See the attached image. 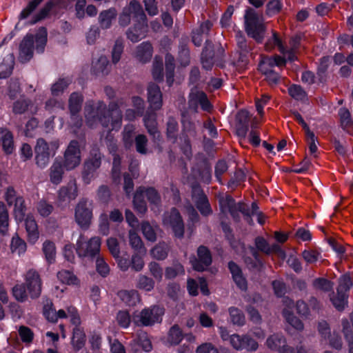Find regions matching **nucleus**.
<instances>
[{
  "mask_svg": "<svg viewBox=\"0 0 353 353\" xmlns=\"http://www.w3.org/2000/svg\"><path fill=\"white\" fill-rule=\"evenodd\" d=\"M34 42L37 52L42 53L47 42V30L45 28L41 27L39 29L35 39L32 34H27L22 39L19 44V60L21 63H26L32 58Z\"/></svg>",
  "mask_w": 353,
  "mask_h": 353,
  "instance_id": "nucleus-1",
  "label": "nucleus"
},
{
  "mask_svg": "<svg viewBox=\"0 0 353 353\" xmlns=\"http://www.w3.org/2000/svg\"><path fill=\"white\" fill-rule=\"evenodd\" d=\"M84 114L87 124L92 127L97 122H100L103 127H108L112 123V116L106 104L102 101H89L85 103Z\"/></svg>",
  "mask_w": 353,
  "mask_h": 353,
  "instance_id": "nucleus-2",
  "label": "nucleus"
},
{
  "mask_svg": "<svg viewBox=\"0 0 353 353\" xmlns=\"http://www.w3.org/2000/svg\"><path fill=\"white\" fill-rule=\"evenodd\" d=\"M59 148V140H54L48 143L43 138L38 139L34 146L37 165L41 169L46 168L50 162V157L56 154Z\"/></svg>",
  "mask_w": 353,
  "mask_h": 353,
  "instance_id": "nucleus-3",
  "label": "nucleus"
},
{
  "mask_svg": "<svg viewBox=\"0 0 353 353\" xmlns=\"http://www.w3.org/2000/svg\"><path fill=\"white\" fill-rule=\"evenodd\" d=\"M245 27L248 36L253 38L258 43L263 41L265 32L263 20L252 8L246 10Z\"/></svg>",
  "mask_w": 353,
  "mask_h": 353,
  "instance_id": "nucleus-4",
  "label": "nucleus"
},
{
  "mask_svg": "<svg viewBox=\"0 0 353 353\" xmlns=\"http://www.w3.org/2000/svg\"><path fill=\"white\" fill-rule=\"evenodd\" d=\"M94 203L88 198H81L74 207V221L83 230H88L93 219Z\"/></svg>",
  "mask_w": 353,
  "mask_h": 353,
  "instance_id": "nucleus-5",
  "label": "nucleus"
},
{
  "mask_svg": "<svg viewBox=\"0 0 353 353\" xmlns=\"http://www.w3.org/2000/svg\"><path fill=\"white\" fill-rule=\"evenodd\" d=\"M101 239L99 236H93L87 240L81 234L76 243V252L80 258L93 260L100 254Z\"/></svg>",
  "mask_w": 353,
  "mask_h": 353,
  "instance_id": "nucleus-6",
  "label": "nucleus"
},
{
  "mask_svg": "<svg viewBox=\"0 0 353 353\" xmlns=\"http://www.w3.org/2000/svg\"><path fill=\"white\" fill-rule=\"evenodd\" d=\"M102 154L98 148H93L90 157L84 162L81 172L83 181L88 184L95 178L96 172L101 164Z\"/></svg>",
  "mask_w": 353,
  "mask_h": 353,
  "instance_id": "nucleus-7",
  "label": "nucleus"
},
{
  "mask_svg": "<svg viewBox=\"0 0 353 353\" xmlns=\"http://www.w3.org/2000/svg\"><path fill=\"white\" fill-rule=\"evenodd\" d=\"M163 225L171 228L175 237L182 239L184 236V223L179 210L172 208L163 214Z\"/></svg>",
  "mask_w": 353,
  "mask_h": 353,
  "instance_id": "nucleus-8",
  "label": "nucleus"
},
{
  "mask_svg": "<svg viewBox=\"0 0 353 353\" xmlns=\"http://www.w3.org/2000/svg\"><path fill=\"white\" fill-rule=\"evenodd\" d=\"M164 314V309L158 305H153L143 309L139 315L133 318V321L138 325L149 326L159 322Z\"/></svg>",
  "mask_w": 353,
  "mask_h": 353,
  "instance_id": "nucleus-9",
  "label": "nucleus"
},
{
  "mask_svg": "<svg viewBox=\"0 0 353 353\" xmlns=\"http://www.w3.org/2000/svg\"><path fill=\"white\" fill-rule=\"evenodd\" d=\"M145 14L142 6L137 0H132L129 4L123 8L119 17V24L122 27L128 26L131 22V17L133 16L135 21L141 19Z\"/></svg>",
  "mask_w": 353,
  "mask_h": 353,
  "instance_id": "nucleus-10",
  "label": "nucleus"
},
{
  "mask_svg": "<svg viewBox=\"0 0 353 353\" xmlns=\"http://www.w3.org/2000/svg\"><path fill=\"white\" fill-rule=\"evenodd\" d=\"M81 150L79 143L72 140L68 145L63 155V166L66 170H72L81 163Z\"/></svg>",
  "mask_w": 353,
  "mask_h": 353,
  "instance_id": "nucleus-11",
  "label": "nucleus"
},
{
  "mask_svg": "<svg viewBox=\"0 0 353 353\" xmlns=\"http://www.w3.org/2000/svg\"><path fill=\"white\" fill-rule=\"evenodd\" d=\"M23 285L32 299H34L40 296L42 290V281L37 271L34 269L29 270L26 274Z\"/></svg>",
  "mask_w": 353,
  "mask_h": 353,
  "instance_id": "nucleus-12",
  "label": "nucleus"
},
{
  "mask_svg": "<svg viewBox=\"0 0 353 353\" xmlns=\"http://www.w3.org/2000/svg\"><path fill=\"white\" fill-rule=\"evenodd\" d=\"M212 261L210 250L204 245H200L197 248L196 256H193L190 258V263L192 268L198 272L205 270Z\"/></svg>",
  "mask_w": 353,
  "mask_h": 353,
  "instance_id": "nucleus-13",
  "label": "nucleus"
},
{
  "mask_svg": "<svg viewBox=\"0 0 353 353\" xmlns=\"http://www.w3.org/2000/svg\"><path fill=\"white\" fill-rule=\"evenodd\" d=\"M148 28L147 17L144 14L141 19L135 21L134 25L127 30L125 34L128 39L137 43L146 37Z\"/></svg>",
  "mask_w": 353,
  "mask_h": 353,
  "instance_id": "nucleus-14",
  "label": "nucleus"
},
{
  "mask_svg": "<svg viewBox=\"0 0 353 353\" xmlns=\"http://www.w3.org/2000/svg\"><path fill=\"white\" fill-rule=\"evenodd\" d=\"M199 104L205 111L210 112L212 109V105L208 99L206 94L194 88L191 90L189 94L188 106L190 109L196 111Z\"/></svg>",
  "mask_w": 353,
  "mask_h": 353,
  "instance_id": "nucleus-15",
  "label": "nucleus"
},
{
  "mask_svg": "<svg viewBox=\"0 0 353 353\" xmlns=\"http://www.w3.org/2000/svg\"><path fill=\"white\" fill-rule=\"evenodd\" d=\"M231 345L236 350H245L248 352L256 351L259 347L258 343L248 334H234L231 339Z\"/></svg>",
  "mask_w": 353,
  "mask_h": 353,
  "instance_id": "nucleus-16",
  "label": "nucleus"
},
{
  "mask_svg": "<svg viewBox=\"0 0 353 353\" xmlns=\"http://www.w3.org/2000/svg\"><path fill=\"white\" fill-rule=\"evenodd\" d=\"M192 194L196 206L202 215L206 216L212 213V210L208 201V197L200 186H193Z\"/></svg>",
  "mask_w": 353,
  "mask_h": 353,
  "instance_id": "nucleus-17",
  "label": "nucleus"
},
{
  "mask_svg": "<svg viewBox=\"0 0 353 353\" xmlns=\"http://www.w3.org/2000/svg\"><path fill=\"white\" fill-rule=\"evenodd\" d=\"M78 196V188L74 181L69 182L66 185L60 188L58 192L57 204L64 207Z\"/></svg>",
  "mask_w": 353,
  "mask_h": 353,
  "instance_id": "nucleus-18",
  "label": "nucleus"
},
{
  "mask_svg": "<svg viewBox=\"0 0 353 353\" xmlns=\"http://www.w3.org/2000/svg\"><path fill=\"white\" fill-rule=\"evenodd\" d=\"M256 248L267 255L276 254L282 259L285 258V252L282 250L281 246L277 243L270 245L268 242L263 236H257L254 240Z\"/></svg>",
  "mask_w": 353,
  "mask_h": 353,
  "instance_id": "nucleus-19",
  "label": "nucleus"
},
{
  "mask_svg": "<svg viewBox=\"0 0 353 353\" xmlns=\"http://www.w3.org/2000/svg\"><path fill=\"white\" fill-rule=\"evenodd\" d=\"M148 101L150 108L154 110H158L161 108L162 92L160 87L154 83H150L148 86Z\"/></svg>",
  "mask_w": 353,
  "mask_h": 353,
  "instance_id": "nucleus-20",
  "label": "nucleus"
},
{
  "mask_svg": "<svg viewBox=\"0 0 353 353\" xmlns=\"http://www.w3.org/2000/svg\"><path fill=\"white\" fill-rule=\"evenodd\" d=\"M127 99L124 97H116L114 99L110 101L108 110L110 111V114H115V119L112 117V124L114 127L117 124H120L122 119V113L120 110L121 108L126 105Z\"/></svg>",
  "mask_w": 353,
  "mask_h": 353,
  "instance_id": "nucleus-21",
  "label": "nucleus"
},
{
  "mask_svg": "<svg viewBox=\"0 0 353 353\" xmlns=\"http://www.w3.org/2000/svg\"><path fill=\"white\" fill-rule=\"evenodd\" d=\"M287 307L283 310V315L287 322L297 330H303L304 325L303 322L291 311V308L294 307V302L288 298L285 299Z\"/></svg>",
  "mask_w": 353,
  "mask_h": 353,
  "instance_id": "nucleus-22",
  "label": "nucleus"
},
{
  "mask_svg": "<svg viewBox=\"0 0 353 353\" xmlns=\"http://www.w3.org/2000/svg\"><path fill=\"white\" fill-rule=\"evenodd\" d=\"M250 114L247 110L239 111L236 116V131L239 137L245 138L249 128Z\"/></svg>",
  "mask_w": 353,
  "mask_h": 353,
  "instance_id": "nucleus-23",
  "label": "nucleus"
},
{
  "mask_svg": "<svg viewBox=\"0 0 353 353\" xmlns=\"http://www.w3.org/2000/svg\"><path fill=\"white\" fill-rule=\"evenodd\" d=\"M152 53L153 48L152 44L148 41H145L136 47L134 57L139 61L145 63L150 61Z\"/></svg>",
  "mask_w": 353,
  "mask_h": 353,
  "instance_id": "nucleus-24",
  "label": "nucleus"
},
{
  "mask_svg": "<svg viewBox=\"0 0 353 353\" xmlns=\"http://www.w3.org/2000/svg\"><path fill=\"white\" fill-rule=\"evenodd\" d=\"M64 166L60 158H56L49 170L50 181L55 185L59 184L63 179Z\"/></svg>",
  "mask_w": 353,
  "mask_h": 353,
  "instance_id": "nucleus-25",
  "label": "nucleus"
},
{
  "mask_svg": "<svg viewBox=\"0 0 353 353\" xmlns=\"http://www.w3.org/2000/svg\"><path fill=\"white\" fill-rule=\"evenodd\" d=\"M228 268L236 285L242 290H247V281L243 276L241 268L234 261L228 263Z\"/></svg>",
  "mask_w": 353,
  "mask_h": 353,
  "instance_id": "nucleus-26",
  "label": "nucleus"
},
{
  "mask_svg": "<svg viewBox=\"0 0 353 353\" xmlns=\"http://www.w3.org/2000/svg\"><path fill=\"white\" fill-rule=\"evenodd\" d=\"M0 146L6 154H11L14 150L12 133L6 128H0Z\"/></svg>",
  "mask_w": 353,
  "mask_h": 353,
  "instance_id": "nucleus-27",
  "label": "nucleus"
},
{
  "mask_svg": "<svg viewBox=\"0 0 353 353\" xmlns=\"http://www.w3.org/2000/svg\"><path fill=\"white\" fill-rule=\"evenodd\" d=\"M145 126L148 133L154 139H159L160 132L157 129V115L154 112L148 111L143 119Z\"/></svg>",
  "mask_w": 353,
  "mask_h": 353,
  "instance_id": "nucleus-28",
  "label": "nucleus"
},
{
  "mask_svg": "<svg viewBox=\"0 0 353 353\" xmlns=\"http://www.w3.org/2000/svg\"><path fill=\"white\" fill-rule=\"evenodd\" d=\"M25 220V227L28 234V241L31 243H34L39 239V233L38 226L33 216L27 215Z\"/></svg>",
  "mask_w": 353,
  "mask_h": 353,
  "instance_id": "nucleus-29",
  "label": "nucleus"
},
{
  "mask_svg": "<svg viewBox=\"0 0 353 353\" xmlns=\"http://www.w3.org/2000/svg\"><path fill=\"white\" fill-rule=\"evenodd\" d=\"M117 15V12L114 8L101 12L99 15L100 27L105 30L110 28Z\"/></svg>",
  "mask_w": 353,
  "mask_h": 353,
  "instance_id": "nucleus-30",
  "label": "nucleus"
},
{
  "mask_svg": "<svg viewBox=\"0 0 353 353\" xmlns=\"http://www.w3.org/2000/svg\"><path fill=\"white\" fill-rule=\"evenodd\" d=\"M170 252V246L164 241H160L150 251L151 256L158 261L165 259Z\"/></svg>",
  "mask_w": 353,
  "mask_h": 353,
  "instance_id": "nucleus-31",
  "label": "nucleus"
},
{
  "mask_svg": "<svg viewBox=\"0 0 353 353\" xmlns=\"http://www.w3.org/2000/svg\"><path fill=\"white\" fill-rule=\"evenodd\" d=\"M145 187H139L134 195L133 204L136 210L140 214H144L147 211V204L144 199Z\"/></svg>",
  "mask_w": 353,
  "mask_h": 353,
  "instance_id": "nucleus-32",
  "label": "nucleus"
},
{
  "mask_svg": "<svg viewBox=\"0 0 353 353\" xmlns=\"http://www.w3.org/2000/svg\"><path fill=\"white\" fill-rule=\"evenodd\" d=\"M85 344V334L83 330L80 327L73 328V334L72 338V345L75 351H79Z\"/></svg>",
  "mask_w": 353,
  "mask_h": 353,
  "instance_id": "nucleus-33",
  "label": "nucleus"
},
{
  "mask_svg": "<svg viewBox=\"0 0 353 353\" xmlns=\"http://www.w3.org/2000/svg\"><path fill=\"white\" fill-rule=\"evenodd\" d=\"M236 46L239 52L250 54L254 48V43L248 41L243 34L239 31L236 34Z\"/></svg>",
  "mask_w": 353,
  "mask_h": 353,
  "instance_id": "nucleus-34",
  "label": "nucleus"
},
{
  "mask_svg": "<svg viewBox=\"0 0 353 353\" xmlns=\"http://www.w3.org/2000/svg\"><path fill=\"white\" fill-rule=\"evenodd\" d=\"M285 339L280 334L270 336L266 340V345L272 350L279 351L285 345Z\"/></svg>",
  "mask_w": 353,
  "mask_h": 353,
  "instance_id": "nucleus-35",
  "label": "nucleus"
},
{
  "mask_svg": "<svg viewBox=\"0 0 353 353\" xmlns=\"http://www.w3.org/2000/svg\"><path fill=\"white\" fill-rule=\"evenodd\" d=\"M119 299L126 305L133 306L139 301L138 292L134 290H121L118 292Z\"/></svg>",
  "mask_w": 353,
  "mask_h": 353,
  "instance_id": "nucleus-36",
  "label": "nucleus"
},
{
  "mask_svg": "<svg viewBox=\"0 0 353 353\" xmlns=\"http://www.w3.org/2000/svg\"><path fill=\"white\" fill-rule=\"evenodd\" d=\"M165 65L166 72V81L169 86H171L174 81V58L170 54L167 53L165 57Z\"/></svg>",
  "mask_w": 353,
  "mask_h": 353,
  "instance_id": "nucleus-37",
  "label": "nucleus"
},
{
  "mask_svg": "<svg viewBox=\"0 0 353 353\" xmlns=\"http://www.w3.org/2000/svg\"><path fill=\"white\" fill-rule=\"evenodd\" d=\"M179 133V124L175 118L169 117L166 122V135L173 143L176 141Z\"/></svg>",
  "mask_w": 353,
  "mask_h": 353,
  "instance_id": "nucleus-38",
  "label": "nucleus"
},
{
  "mask_svg": "<svg viewBox=\"0 0 353 353\" xmlns=\"http://www.w3.org/2000/svg\"><path fill=\"white\" fill-rule=\"evenodd\" d=\"M157 225H151L148 221H143L141 223V230L145 238L154 242L157 240V233L159 230Z\"/></svg>",
  "mask_w": 353,
  "mask_h": 353,
  "instance_id": "nucleus-39",
  "label": "nucleus"
},
{
  "mask_svg": "<svg viewBox=\"0 0 353 353\" xmlns=\"http://www.w3.org/2000/svg\"><path fill=\"white\" fill-rule=\"evenodd\" d=\"M179 61L181 65L186 66L190 63V55L186 39H182L179 46Z\"/></svg>",
  "mask_w": 353,
  "mask_h": 353,
  "instance_id": "nucleus-40",
  "label": "nucleus"
},
{
  "mask_svg": "<svg viewBox=\"0 0 353 353\" xmlns=\"http://www.w3.org/2000/svg\"><path fill=\"white\" fill-rule=\"evenodd\" d=\"M14 56L8 54L4 59L3 62L0 64V79L8 77L12 71L14 66Z\"/></svg>",
  "mask_w": 353,
  "mask_h": 353,
  "instance_id": "nucleus-41",
  "label": "nucleus"
},
{
  "mask_svg": "<svg viewBox=\"0 0 353 353\" xmlns=\"http://www.w3.org/2000/svg\"><path fill=\"white\" fill-rule=\"evenodd\" d=\"M184 274V268L178 261H173L172 265L167 267L165 270V276L167 279H172Z\"/></svg>",
  "mask_w": 353,
  "mask_h": 353,
  "instance_id": "nucleus-42",
  "label": "nucleus"
},
{
  "mask_svg": "<svg viewBox=\"0 0 353 353\" xmlns=\"http://www.w3.org/2000/svg\"><path fill=\"white\" fill-rule=\"evenodd\" d=\"M83 96L78 92L71 94L69 99V108L72 116L77 114L81 109Z\"/></svg>",
  "mask_w": 353,
  "mask_h": 353,
  "instance_id": "nucleus-43",
  "label": "nucleus"
},
{
  "mask_svg": "<svg viewBox=\"0 0 353 353\" xmlns=\"http://www.w3.org/2000/svg\"><path fill=\"white\" fill-rule=\"evenodd\" d=\"M32 106L33 103L30 99L20 98L14 102L12 111L14 114H21L26 113Z\"/></svg>",
  "mask_w": 353,
  "mask_h": 353,
  "instance_id": "nucleus-44",
  "label": "nucleus"
},
{
  "mask_svg": "<svg viewBox=\"0 0 353 353\" xmlns=\"http://www.w3.org/2000/svg\"><path fill=\"white\" fill-rule=\"evenodd\" d=\"M136 288L146 292H150L154 288V281L146 275L140 274L137 279Z\"/></svg>",
  "mask_w": 353,
  "mask_h": 353,
  "instance_id": "nucleus-45",
  "label": "nucleus"
},
{
  "mask_svg": "<svg viewBox=\"0 0 353 353\" xmlns=\"http://www.w3.org/2000/svg\"><path fill=\"white\" fill-rule=\"evenodd\" d=\"M182 330L176 324L172 325L168 332V341L172 345H178L183 338Z\"/></svg>",
  "mask_w": 353,
  "mask_h": 353,
  "instance_id": "nucleus-46",
  "label": "nucleus"
},
{
  "mask_svg": "<svg viewBox=\"0 0 353 353\" xmlns=\"http://www.w3.org/2000/svg\"><path fill=\"white\" fill-rule=\"evenodd\" d=\"M42 250L46 261L49 263H54L56 256L55 244L52 241L47 240L43 244Z\"/></svg>",
  "mask_w": 353,
  "mask_h": 353,
  "instance_id": "nucleus-47",
  "label": "nucleus"
},
{
  "mask_svg": "<svg viewBox=\"0 0 353 353\" xmlns=\"http://www.w3.org/2000/svg\"><path fill=\"white\" fill-rule=\"evenodd\" d=\"M128 237L130 245L134 250L139 252H145L142 240L134 230L129 231Z\"/></svg>",
  "mask_w": 353,
  "mask_h": 353,
  "instance_id": "nucleus-48",
  "label": "nucleus"
},
{
  "mask_svg": "<svg viewBox=\"0 0 353 353\" xmlns=\"http://www.w3.org/2000/svg\"><path fill=\"white\" fill-rule=\"evenodd\" d=\"M261 71L263 74L265 75L266 80L270 85H276L279 82L281 77L277 72L272 69V68L265 66L264 64L262 63Z\"/></svg>",
  "mask_w": 353,
  "mask_h": 353,
  "instance_id": "nucleus-49",
  "label": "nucleus"
},
{
  "mask_svg": "<svg viewBox=\"0 0 353 353\" xmlns=\"http://www.w3.org/2000/svg\"><path fill=\"white\" fill-rule=\"evenodd\" d=\"M9 226V216L5 204L0 202V232L6 234Z\"/></svg>",
  "mask_w": 353,
  "mask_h": 353,
  "instance_id": "nucleus-50",
  "label": "nucleus"
},
{
  "mask_svg": "<svg viewBox=\"0 0 353 353\" xmlns=\"http://www.w3.org/2000/svg\"><path fill=\"white\" fill-rule=\"evenodd\" d=\"M229 314L231 321L233 324L242 326L245 323V315L243 312L237 307H231L229 308Z\"/></svg>",
  "mask_w": 353,
  "mask_h": 353,
  "instance_id": "nucleus-51",
  "label": "nucleus"
},
{
  "mask_svg": "<svg viewBox=\"0 0 353 353\" xmlns=\"http://www.w3.org/2000/svg\"><path fill=\"white\" fill-rule=\"evenodd\" d=\"M14 214L17 221H22L25 219L26 208L23 197L19 196L14 203Z\"/></svg>",
  "mask_w": 353,
  "mask_h": 353,
  "instance_id": "nucleus-52",
  "label": "nucleus"
},
{
  "mask_svg": "<svg viewBox=\"0 0 353 353\" xmlns=\"http://www.w3.org/2000/svg\"><path fill=\"white\" fill-rule=\"evenodd\" d=\"M289 94L295 100L304 101L307 99V93L303 88L296 84H292L288 88Z\"/></svg>",
  "mask_w": 353,
  "mask_h": 353,
  "instance_id": "nucleus-53",
  "label": "nucleus"
},
{
  "mask_svg": "<svg viewBox=\"0 0 353 353\" xmlns=\"http://www.w3.org/2000/svg\"><path fill=\"white\" fill-rule=\"evenodd\" d=\"M275 46L278 47L281 53H285V48L283 45L281 39L279 37L278 34L274 32L272 37L267 41L265 47L267 50H272Z\"/></svg>",
  "mask_w": 353,
  "mask_h": 353,
  "instance_id": "nucleus-54",
  "label": "nucleus"
},
{
  "mask_svg": "<svg viewBox=\"0 0 353 353\" xmlns=\"http://www.w3.org/2000/svg\"><path fill=\"white\" fill-rule=\"evenodd\" d=\"M71 82L72 81L69 78L59 79L52 85L51 92L52 95L59 96L61 94L68 88Z\"/></svg>",
  "mask_w": 353,
  "mask_h": 353,
  "instance_id": "nucleus-55",
  "label": "nucleus"
},
{
  "mask_svg": "<svg viewBox=\"0 0 353 353\" xmlns=\"http://www.w3.org/2000/svg\"><path fill=\"white\" fill-rule=\"evenodd\" d=\"M339 114L340 116L342 128L349 132L353 125L349 110L345 108H341Z\"/></svg>",
  "mask_w": 353,
  "mask_h": 353,
  "instance_id": "nucleus-56",
  "label": "nucleus"
},
{
  "mask_svg": "<svg viewBox=\"0 0 353 353\" xmlns=\"http://www.w3.org/2000/svg\"><path fill=\"white\" fill-rule=\"evenodd\" d=\"M123 40L122 38H118L113 46L112 50V61L114 63H117L119 61L121 54L123 51Z\"/></svg>",
  "mask_w": 353,
  "mask_h": 353,
  "instance_id": "nucleus-57",
  "label": "nucleus"
},
{
  "mask_svg": "<svg viewBox=\"0 0 353 353\" xmlns=\"http://www.w3.org/2000/svg\"><path fill=\"white\" fill-rule=\"evenodd\" d=\"M163 61L161 59L157 57L154 58L152 65V76L153 78L157 81H162L163 79Z\"/></svg>",
  "mask_w": 353,
  "mask_h": 353,
  "instance_id": "nucleus-58",
  "label": "nucleus"
},
{
  "mask_svg": "<svg viewBox=\"0 0 353 353\" xmlns=\"http://www.w3.org/2000/svg\"><path fill=\"white\" fill-rule=\"evenodd\" d=\"M52 301L46 299L44 303L43 313L49 321L54 323L57 321V315L55 310L52 308Z\"/></svg>",
  "mask_w": 353,
  "mask_h": 353,
  "instance_id": "nucleus-59",
  "label": "nucleus"
},
{
  "mask_svg": "<svg viewBox=\"0 0 353 353\" xmlns=\"http://www.w3.org/2000/svg\"><path fill=\"white\" fill-rule=\"evenodd\" d=\"M57 279L64 284H75L77 280V277L69 270H62L58 272Z\"/></svg>",
  "mask_w": 353,
  "mask_h": 353,
  "instance_id": "nucleus-60",
  "label": "nucleus"
},
{
  "mask_svg": "<svg viewBox=\"0 0 353 353\" xmlns=\"http://www.w3.org/2000/svg\"><path fill=\"white\" fill-rule=\"evenodd\" d=\"M10 249L12 252H16L19 255L26 251V243L18 236H13L11 241Z\"/></svg>",
  "mask_w": 353,
  "mask_h": 353,
  "instance_id": "nucleus-61",
  "label": "nucleus"
},
{
  "mask_svg": "<svg viewBox=\"0 0 353 353\" xmlns=\"http://www.w3.org/2000/svg\"><path fill=\"white\" fill-rule=\"evenodd\" d=\"M343 333L348 343L349 353H353V335L347 320L342 321Z\"/></svg>",
  "mask_w": 353,
  "mask_h": 353,
  "instance_id": "nucleus-62",
  "label": "nucleus"
},
{
  "mask_svg": "<svg viewBox=\"0 0 353 353\" xmlns=\"http://www.w3.org/2000/svg\"><path fill=\"white\" fill-rule=\"evenodd\" d=\"M331 301L334 306L339 310L342 311L344 310L345 306L347 305V296L344 292L336 291V295L331 298Z\"/></svg>",
  "mask_w": 353,
  "mask_h": 353,
  "instance_id": "nucleus-63",
  "label": "nucleus"
},
{
  "mask_svg": "<svg viewBox=\"0 0 353 353\" xmlns=\"http://www.w3.org/2000/svg\"><path fill=\"white\" fill-rule=\"evenodd\" d=\"M199 175L203 183H210L212 179V170L210 164L205 161L203 162L199 167Z\"/></svg>",
  "mask_w": 353,
  "mask_h": 353,
  "instance_id": "nucleus-64",
  "label": "nucleus"
}]
</instances>
